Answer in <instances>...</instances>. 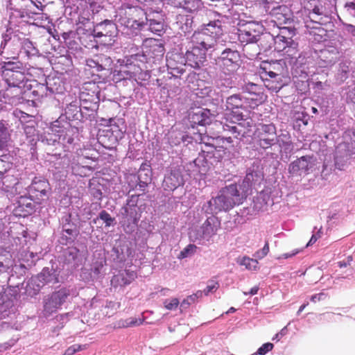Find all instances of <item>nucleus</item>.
I'll list each match as a JSON object with an SVG mask.
<instances>
[{
	"instance_id": "obj_16",
	"label": "nucleus",
	"mask_w": 355,
	"mask_h": 355,
	"mask_svg": "<svg viewBox=\"0 0 355 355\" xmlns=\"http://www.w3.org/2000/svg\"><path fill=\"white\" fill-rule=\"evenodd\" d=\"M257 144L263 149H268L276 144L277 130L272 123L259 124L256 130Z\"/></svg>"
},
{
	"instance_id": "obj_11",
	"label": "nucleus",
	"mask_w": 355,
	"mask_h": 355,
	"mask_svg": "<svg viewBox=\"0 0 355 355\" xmlns=\"http://www.w3.org/2000/svg\"><path fill=\"white\" fill-rule=\"evenodd\" d=\"M355 154V130H346L343 135V141L340 142L335 150V165L342 170L349 157Z\"/></svg>"
},
{
	"instance_id": "obj_24",
	"label": "nucleus",
	"mask_w": 355,
	"mask_h": 355,
	"mask_svg": "<svg viewBox=\"0 0 355 355\" xmlns=\"http://www.w3.org/2000/svg\"><path fill=\"white\" fill-rule=\"evenodd\" d=\"M210 112L206 109H197L189 114L190 122L193 125H206L211 122Z\"/></svg>"
},
{
	"instance_id": "obj_46",
	"label": "nucleus",
	"mask_w": 355,
	"mask_h": 355,
	"mask_svg": "<svg viewBox=\"0 0 355 355\" xmlns=\"http://www.w3.org/2000/svg\"><path fill=\"white\" fill-rule=\"evenodd\" d=\"M262 80L264 82V85L272 92H277L282 87L281 80H270L268 78Z\"/></svg>"
},
{
	"instance_id": "obj_51",
	"label": "nucleus",
	"mask_w": 355,
	"mask_h": 355,
	"mask_svg": "<svg viewBox=\"0 0 355 355\" xmlns=\"http://www.w3.org/2000/svg\"><path fill=\"white\" fill-rule=\"evenodd\" d=\"M164 306L167 310L173 311L177 309L180 304L179 300L178 298L166 299L164 302Z\"/></svg>"
},
{
	"instance_id": "obj_8",
	"label": "nucleus",
	"mask_w": 355,
	"mask_h": 355,
	"mask_svg": "<svg viewBox=\"0 0 355 355\" xmlns=\"http://www.w3.org/2000/svg\"><path fill=\"white\" fill-rule=\"evenodd\" d=\"M50 130L55 138H50L49 140H52L53 143L58 141L67 150L73 144L74 139L78 132V128L71 126L70 123L64 120L63 116H60L56 121H53L51 125Z\"/></svg>"
},
{
	"instance_id": "obj_41",
	"label": "nucleus",
	"mask_w": 355,
	"mask_h": 355,
	"mask_svg": "<svg viewBox=\"0 0 355 355\" xmlns=\"http://www.w3.org/2000/svg\"><path fill=\"white\" fill-rule=\"evenodd\" d=\"M111 283L114 286L119 285L123 286L130 284L131 283V279H129L127 277L125 272H123L117 275H114L111 280Z\"/></svg>"
},
{
	"instance_id": "obj_43",
	"label": "nucleus",
	"mask_w": 355,
	"mask_h": 355,
	"mask_svg": "<svg viewBox=\"0 0 355 355\" xmlns=\"http://www.w3.org/2000/svg\"><path fill=\"white\" fill-rule=\"evenodd\" d=\"M198 249L197 246L194 244H189L187 245L178 256L179 259H183L193 256Z\"/></svg>"
},
{
	"instance_id": "obj_42",
	"label": "nucleus",
	"mask_w": 355,
	"mask_h": 355,
	"mask_svg": "<svg viewBox=\"0 0 355 355\" xmlns=\"http://www.w3.org/2000/svg\"><path fill=\"white\" fill-rule=\"evenodd\" d=\"M73 173L76 175L86 176L88 172L92 171V167L87 166H82L80 163H73L71 166Z\"/></svg>"
},
{
	"instance_id": "obj_64",
	"label": "nucleus",
	"mask_w": 355,
	"mask_h": 355,
	"mask_svg": "<svg viewBox=\"0 0 355 355\" xmlns=\"http://www.w3.org/2000/svg\"><path fill=\"white\" fill-rule=\"evenodd\" d=\"M321 231L319 230L317 232L313 233L312 236L311 237L309 241L306 244V247L312 245L313 243H315L317 240L321 236Z\"/></svg>"
},
{
	"instance_id": "obj_44",
	"label": "nucleus",
	"mask_w": 355,
	"mask_h": 355,
	"mask_svg": "<svg viewBox=\"0 0 355 355\" xmlns=\"http://www.w3.org/2000/svg\"><path fill=\"white\" fill-rule=\"evenodd\" d=\"M344 14L355 20V0L347 1L343 6Z\"/></svg>"
},
{
	"instance_id": "obj_56",
	"label": "nucleus",
	"mask_w": 355,
	"mask_h": 355,
	"mask_svg": "<svg viewBox=\"0 0 355 355\" xmlns=\"http://www.w3.org/2000/svg\"><path fill=\"white\" fill-rule=\"evenodd\" d=\"M184 135L180 133L175 134L173 138V133L170 134L168 137V142L171 146H177L183 141Z\"/></svg>"
},
{
	"instance_id": "obj_34",
	"label": "nucleus",
	"mask_w": 355,
	"mask_h": 355,
	"mask_svg": "<svg viewBox=\"0 0 355 355\" xmlns=\"http://www.w3.org/2000/svg\"><path fill=\"white\" fill-rule=\"evenodd\" d=\"M266 10L269 12L272 16L275 17L279 20H280L282 17H284V21L286 22V20L288 19V18L286 17V15H287L288 8L285 5H278L274 1V3L270 5V8L269 9H266Z\"/></svg>"
},
{
	"instance_id": "obj_35",
	"label": "nucleus",
	"mask_w": 355,
	"mask_h": 355,
	"mask_svg": "<svg viewBox=\"0 0 355 355\" xmlns=\"http://www.w3.org/2000/svg\"><path fill=\"white\" fill-rule=\"evenodd\" d=\"M62 229V240L64 241L65 243L69 242H71L76 235V225L72 223L69 225H61Z\"/></svg>"
},
{
	"instance_id": "obj_50",
	"label": "nucleus",
	"mask_w": 355,
	"mask_h": 355,
	"mask_svg": "<svg viewBox=\"0 0 355 355\" xmlns=\"http://www.w3.org/2000/svg\"><path fill=\"white\" fill-rule=\"evenodd\" d=\"M35 120L30 119L28 124H26L24 127V133L28 137H34L36 135L37 130L35 128Z\"/></svg>"
},
{
	"instance_id": "obj_49",
	"label": "nucleus",
	"mask_w": 355,
	"mask_h": 355,
	"mask_svg": "<svg viewBox=\"0 0 355 355\" xmlns=\"http://www.w3.org/2000/svg\"><path fill=\"white\" fill-rule=\"evenodd\" d=\"M257 89H258L257 85L250 83L246 84L243 87V93L246 94L250 97H253V98H255L257 99V98L258 96L257 91Z\"/></svg>"
},
{
	"instance_id": "obj_38",
	"label": "nucleus",
	"mask_w": 355,
	"mask_h": 355,
	"mask_svg": "<svg viewBox=\"0 0 355 355\" xmlns=\"http://www.w3.org/2000/svg\"><path fill=\"white\" fill-rule=\"evenodd\" d=\"M64 111L66 116H62L64 120L67 118L78 119V115L80 112L79 102L76 100L71 102L67 105Z\"/></svg>"
},
{
	"instance_id": "obj_57",
	"label": "nucleus",
	"mask_w": 355,
	"mask_h": 355,
	"mask_svg": "<svg viewBox=\"0 0 355 355\" xmlns=\"http://www.w3.org/2000/svg\"><path fill=\"white\" fill-rule=\"evenodd\" d=\"M274 345L272 343H266L263 344L261 347H260L257 353L254 354V355H265L267 352L271 351L273 348Z\"/></svg>"
},
{
	"instance_id": "obj_58",
	"label": "nucleus",
	"mask_w": 355,
	"mask_h": 355,
	"mask_svg": "<svg viewBox=\"0 0 355 355\" xmlns=\"http://www.w3.org/2000/svg\"><path fill=\"white\" fill-rule=\"evenodd\" d=\"M268 252H269V244L268 242H266L263 248L261 250H259L257 252H256V253L254 254V256L255 259H261L268 254Z\"/></svg>"
},
{
	"instance_id": "obj_14",
	"label": "nucleus",
	"mask_w": 355,
	"mask_h": 355,
	"mask_svg": "<svg viewBox=\"0 0 355 355\" xmlns=\"http://www.w3.org/2000/svg\"><path fill=\"white\" fill-rule=\"evenodd\" d=\"M141 213V209L132 200L121 209V224L126 233L130 234L137 229Z\"/></svg>"
},
{
	"instance_id": "obj_21",
	"label": "nucleus",
	"mask_w": 355,
	"mask_h": 355,
	"mask_svg": "<svg viewBox=\"0 0 355 355\" xmlns=\"http://www.w3.org/2000/svg\"><path fill=\"white\" fill-rule=\"evenodd\" d=\"M184 184L183 176L179 169H172L164 177L162 187L166 191H174L178 187Z\"/></svg>"
},
{
	"instance_id": "obj_47",
	"label": "nucleus",
	"mask_w": 355,
	"mask_h": 355,
	"mask_svg": "<svg viewBox=\"0 0 355 355\" xmlns=\"http://www.w3.org/2000/svg\"><path fill=\"white\" fill-rule=\"evenodd\" d=\"M144 320L136 318H129L123 320H121L119 322L120 327L123 328H127L130 327H135L139 326L142 324Z\"/></svg>"
},
{
	"instance_id": "obj_9",
	"label": "nucleus",
	"mask_w": 355,
	"mask_h": 355,
	"mask_svg": "<svg viewBox=\"0 0 355 355\" xmlns=\"http://www.w3.org/2000/svg\"><path fill=\"white\" fill-rule=\"evenodd\" d=\"M302 5L311 21L324 24L331 20L332 6L327 1L304 0Z\"/></svg>"
},
{
	"instance_id": "obj_22",
	"label": "nucleus",
	"mask_w": 355,
	"mask_h": 355,
	"mask_svg": "<svg viewBox=\"0 0 355 355\" xmlns=\"http://www.w3.org/2000/svg\"><path fill=\"white\" fill-rule=\"evenodd\" d=\"M168 1L174 7L182 8L191 13L201 10L204 8L201 0H168Z\"/></svg>"
},
{
	"instance_id": "obj_27",
	"label": "nucleus",
	"mask_w": 355,
	"mask_h": 355,
	"mask_svg": "<svg viewBox=\"0 0 355 355\" xmlns=\"http://www.w3.org/2000/svg\"><path fill=\"white\" fill-rule=\"evenodd\" d=\"M59 273L53 268H44L42 272L36 275L43 286L46 284H54L58 282Z\"/></svg>"
},
{
	"instance_id": "obj_55",
	"label": "nucleus",
	"mask_w": 355,
	"mask_h": 355,
	"mask_svg": "<svg viewBox=\"0 0 355 355\" xmlns=\"http://www.w3.org/2000/svg\"><path fill=\"white\" fill-rule=\"evenodd\" d=\"M145 175L146 176V180H142V171L140 170L139 172V175H138L139 183L137 184V186L139 187L140 191H144L145 188L146 187V186L148 184V182L150 180V178L148 173H146Z\"/></svg>"
},
{
	"instance_id": "obj_37",
	"label": "nucleus",
	"mask_w": 355,
	"mask_h": 355,
	"mask_svg": "<svg viewBox=\"0 0 355 355\" xmlns=\"http://www.w3.org/2000/svg\"><path fill=\"white\" fill-rule=\"evenodd\" d=\"M13 265L14 261L9 252H6L5 254L0 255V273H9Z\"/></svg>"
},
{
	"instance_id": "obj_28",
	"label": "nucleus",
	"mask_w": 355,
	"mask_h": 355,
	"mask_svg": "<svg viewBox=\"0 0 355 355\" xmlns=\"http://www.w3.org/2000/svg\"><path fill=\"white\" fill-rule=\"evenodd\" d=\"M15 311L14 301L7 294L2 295L0 297V320L10 316Z\"/></svg>"
},
{
	"instance_id": "obj_2",
	"label": "nucleus",
	"mask_w": 355,
	"mask_h": 355,
	"mask_svg": "<svg viewBox=\"0 0 355 355\" xmlns=\"http://www.w3.org/2000/svg\"><path fill=\"white\" fill-rule=\"evenodd\" d=\"M164 46L157 40L152 38L146 39L141 46V51L131 55L127 58L126 64L119 71L122 79H140V75H144L142 80L150 77L148 69L154 64H159L163 59Z\"/></svg>"
},
{
	"instance_id": "obj_29",
	"label": "nucleus",
	"mask_w": 355,
	"mask_h": 355,
	"mask_svg": "<svg viewBox=\"0 0 355 355\" xmlns=\"http://www.w3.org/2000/svg\"><path fill=\"white\" fill-rule=\"evenodd\" d=\"M213 143L210 145L214 147V150L213 151V155L219 162L225 154V148L223 144L227 141V143H232V139L231 137H217L213 138Z\"/></svg>"
},
{
	"instance_id": "obj_10",
	"label": "nucleus",
	"mask_w": 355,
	"mask_h": 355,
	"mask_svg": "<svg viewBox=\"0 0 355 355\" xmlns=\"http://www.w3.org/2000/svg\"><path fill=\"white\" fill-rule=\"evenodd\" d=\"M240 54L238 51L225 49L218 58V64L221 73L227 76L222 83L226 87H231L232 84V76L239 68Z\"/></svg>"
},
{
	"instance_id": "obj_12",
	"label": "nucleus",
	"mask_w": 355,
	"mask_h": 355,
	"mask_svg": "<svg viewBox=\"0 0 355 355\" xmlns=\"http://www.w3.org/2000/svg\"><path fill=\"white\" fill-rule=\"evenodd\" d=\"M220 225L218 218L211 214L200 227L193 228L189 232V238L193 242L204 245L216 234Z\"/></svg>"
},
{
	"instance_id": "obj_6",
	"label": "nucleus",
	"mask_w": 355,
	"mask_h": 355,
	"mask_svg": "<svg viewBox=\"0 0 355 355\" xmlns=\"http://www.w3.org/2000/svg\"><path fill=\"white\" fill-rule=\"evenodd\" d=\"M132 8H119L116 11L115 15L116 25L110 20H105L98 24L94 29L95 36L100 37L103 35L112 34V31L115 26L124 27L128 29H137L140 26V24L136 20L130 17Z\"/></svg>"
},
{
	"instance_id": "obj_32",
	"label": "nucleus",
	"mask_w": 355,
	"mask_h": 355,
	"mask_svg": "<svg viewBox=\"0 0 355 355\" xmlns=\"http://www.w3.org/2000/svg\"><path fill=\"white\" fill-rule=\"evenodd\" d=\"M276 144H278L279 147L283 149L285 153H290L293 150V142L291 135L287 131H282L279 135H277Z\"/></svg>"
},
{
	"instance_id": "obj_54",
	"label": "nucleus",
	"mask_w": 355,
	"mask_h": 355,
	"mask_svg": "<svg viewBox=\"0 0 355 355\" xmlns=\"http://www.w3.org/2000/svg\"><path fill=\"white\" fill-rule=\"evenodd\" d=\"M179 59L181 60V61L184 60L179 54H174L172 57L166 58V65L168 71L180 64V63L175 62L176 60Z\"/></svg>"
},
{
	"instance_id": "obj_19",
	"label": "nucleus",
	"mask_w": 355,
	"mask_h": 355,
	"mask_svg": "<svg viewBox=\"0 0 355 355\" xmlns=\"http://www.w3.org/2000/svg\"><path fill=\"white\" fill-rule=\"evenodd\" d=\"M314 166L313 158L310 156H302L292 162L288 166V173L292 175L307 174Z\"/></svg>"
},
{
	"instance_id": "obj_26",
	"label": "nucleus",
	"mask_w": 355,
	"mask_h": 355,
	"mask_svg": "<svg viewBox=\"0 0 355 355\" xmlns=\"http://www.w3.org/2000/svg\"><path fill=\"white\" fill-rule=\"evenodd\" d=\"M298 47H297V53L295 56H285L286 58H289V63L293 66L295 71L296 73H298V71L302 74H304V76L307 75V67H306V64L307 62V58L305 55L299 53Z\"/></svg>"
},
{
	"instance_id": "obj_62",
	"label": "nucleus",
	"mask_w": 355,
	"mask_h": 355,
	"mask_svg": "<svg viewBox=\"0 0 355 355\" xmlns=\"http://www.w3.org/2000/svg\"><path fill=\"white\" fill-rule=\"evenodd\" d=\"M17 116L19 118V120L21 123H28L30 119H33L34 116L32 115H29L24 112L19 111Z\"/></svg>"
},
{
	"instance_id": "obj_18",
	"label": "nucleus",
	"mask_w": 355,
	"mask_h": 355,
	"mask_svg": "<svg viewBox=\"0 0 355 355\" xmlns=\"http://www.w3.org/2000/svg\"><path fill=\"white\" fill-rule=\"evenodd\" d=\"M19 196L17 198V205L14 209L15 214L19 216H26L31 214L35 208L32 201L36 199L31 198L26 190L19 191Z\"/></svg>"
},
{
	"instance_id": "obj_25",
	"label": "nucleus",
	"mask_w": 355,
	"mask_h": 355,
	"mask_svg": "<svg viewBox=\"0 0 355 355\" xmlns=\"http://www.w3.org/2000/svg\"><path fill=\"white\" fill-rule=\"evenodd\" d=\"M146 19L148 25V29L154 33L160 35L164 30L163 18L160 13L156 12L146 14Z\"/></svg>"
},
{
	"instance_id": "obj_33",
	"label": "nucleus",
	"mask_w": 355,
	"mask_h": 355,
	"mask_svg": "<svg viewBox=\"0 0 355 355\" xmlns=\"http://www.w3.org/2000/svg\"><path fill=\"white\" fill-rule=\"evenodd\" d=\"M64 262L72 266H78L81 261L79 250L76 248H68L64 253Z\"/></svg>"
},
{
	"instance_id": "obj_48",
	"label": "nucleus",
	"mask_w": 355,
	"mask_h": 355,
	"mask_svg": "<svg viewBox=\"0 0 355 355\" xmlns=\"http://www.w3.org/2000/svg\"><path fill=\"white\" fill-rule=\"evenodd\" d=\"M96 57H97V59L98 61L101 71H103V70L106 69L107 68L111 67L112 60L110 57H108L105 55H103V54L96 55Z\"/></svg>"
},
{
	"instance_id": "obj_52",
	"label": "nucleus",
	"mask_w": 355,
	"mask_h": 355,
	"mask_svg": "<svg viewBox=\"0 0 355 355\" xmlns=\"http://www.w3.org/2000/svg\"><path fill=\"white\" fill-rule=\"evenodd\" d=\"M187 64H185V62L184 60H182L180 64L177 67H175L174 68L170 69L168 71V73H171L174 77H178L179 76L183 74L185 71L184 66Z\"/></svg>"
},
{
	"instance_id": "obj_13",
	"label": "nucleus",
	"mask_w": 355,
	"mask_h": 355,
	"mask_svg": "<svg viewBox=\"0 0 355 355\" xmlns=\"http://www.w3.org/2000/svg\"><path fill=\"white\" fill-rule=\"evenodd\" d=\"M295 35V29L291 27H282L279 33L274 38L275 49L282 51L285 56H295L297 53L298 43L293 37Z\"/></svg>"
},
{
	"instance_id": "obj_53",
	"label": "nucleus",
	"mask_w": 355,
	"mask_h": 355,
	"mask_svg": "<svg viewBox=\"0 0 355 355\" xmlns=\"http://www.w3.org/2000/svg\"><path fill=\"white\" fill-rule=\"evenodd\" d=\"M8 133L7 129L3 123L0 121V149L3 148L7 142Z\"/></svg>"
},
{
	"instance_id": "obj_61",
	"label": "nucleus",
	"mask_w": 355,
	"mask_h": 355,
	"mask_svg": "<svg viewBox=\"0 0 355 355\" xmlns=\"http://www.w3.org/2000/svg\"><path fill=\"white\" fill-rule=\"evenodd\" d=\"M82 346L80 345H73L69 347L64 353V355H73L76 352H79L82 349Z\"/></svg>"
},
{
	"instance_id": "obj_45",
	"label": "nucleus",
	"mask_w": 355,
	"mask_h": 355,
	"mask_svg": "<svg viewBox=\"0 0 355 355\" xmlns=\"http://www.w3.org/2000/svg\"><path fill=\"white\" fill-rule=\"evenodd\" d=\"M240 264L244 266L248 270H257L259 263L257 259L245 257L241 260Z\"/></svg>"
},
{
	"instance_id": "obj_3",
	"label": "nucleus",
	"mask_w": 355,
	"mask_h": 355,
	"mask_svg": "<svg viewBox=\"0 0 355 355\" xmlns=\"http://www.w3.org/2000/svg\"><path fill=\"white\" fill-rule=\"evenodd\" d=\"M26 65L18 58H7L0 63V74L6 85L3 98H8V104L17 105L22 102V94L28 80L26 74Z\"/></svg>"
},
{
	"instance_id": "obj_1",
	"label": "nucleus",
	"mask_w": 355,
	"mask_h": 355,
	"mask_svg": "<svg viewBox=\"0 0 355 355\" xmlns=\"http://www.w3.org/2000/svg\"><path fill=\"white\" fill-rule=\"evenodd\" d=\"M222 22L210 21L203 24L200 30L195 31L191 37L189 49L187 51L184 61L193 69H200L207 61L206 54L217 49L223 35Z\"/></svg>"
},
{
	"instance_id": "obj_31",
	"label": "nucleus",
	"mask_w": 355,
	"mask_h": 355,
	"mask_svg": "<svg viewBox=\"0 0 355 355\" xmlns=\"http://www.w3.org/2000/svg\"><path fill=\"white\" fill-rule=\"evenodd\" d=\"M43 284L40 283L38 277L36 276L32 277L26 284L25 294L31 297H35L40 293Z\"/></svg>"
},
{
	"instance_id": "obj_17",
	"label": "nucleus",
	"mask_w": 355,
	"mask_h": 355,
	"mask_svg": "<svg viewBox=\"0 0 355 355\" xmlns=\"http://www.w3.org/2000/svg\"><path fill=\"white\" fill-rule=\"evenodd\" d=\"M261 29L259 24L248 23L244 28L238 30V40L244 46L255 44L260 39Z\"/></svg>"
},
{
	"instance_id": "obj_63",
	"label": "nucleus",
	"mask_w": 355,
	"mask_h": 355,
	"mask_svg": "<svg viewBox=\"0 0 355 355\" xmlns=\"http://www.w3.org/2000/svg\"><path fill=\"white\" fill-rule=\"evenodd\" d=\"M218 287V286L217 283L212 282L211 284L207 286V287L204 289L203 293L205 295H208L210 293L216 291Z\"/></svg>"
},
{
	"instance_id": "obj_23",
	"label": "nucleus",
	"mask_w": 355,
	"mask_h": 355,
	"mask_svg": "<svg viewBox=\"0 0 355 355\" xmlns=\"http://www.w3.org/2000/svg\"><path fill=\"white\" fill-rule=\"evenodd\" d=\"M260 179L258 173L254 172L252 169H248L242 184L237 185L239 187V193H245V199L250 194L251 188Z\"/></svg>"
},
{
	"instance_id": "obj_7",
	"label": "nucleus",
	"mask_w": 355,
	"mask_h": 355,
	"mask_svg": "<svg viewBox=\"0 0 355 355\" xmlns=\"http://www.w3.org/2000/svg\"><path fill=\"white\" fill-rule=\"evenodd\" d=\"M15 27V26H12V28H10L8 21L7 24H5L6 33L3 34L2 35L3 40L1 44V49H5L8 42H10V44L14 46L15 51L17 52L18 58L23 56L29 58L37 55L38 53V50L34 46L33 43L29 40V39L26 38L25 37H20L16 35H14L13 36L10 35L12 33L10 31Z\"/></svg>"
},
{
	"instance_id": "obj_20",
	"label": "nucleus",
	"mask_w": 355,
	"mask_h": 355,
	"mask_svg": "<svg viewBox=\"0 0 355 355\" xmlns=\"http://www.w3.org/2000/svg\"><path fill=\"white\" fill-rule=\"evenodd\" d=\"M48 182L42 178H35L31 185H29L26 190L28 194L31 198H35L37 200L42 199L44 196H46L47 190L49 189Z\"/></svg>"
},
{
	"instance_id": "obj_40",
	"label": "nucleus",
	"mask_w": 355,
	"mask_h": 355,
	"mask_svg": "<svg viewBox=\"0 0 355 355\" xmlns=\"http://www.w3.org/2000/svg\"><path fill=\"white\" fill-rule=\"evenodd\" d=\"M99 219L103 221V223L105 224V227H110L114 225L115 221V218L112 217L110 214L105 210H102L99 213L98 217L93 219L92 222L96 224Z\"/></svg>"
},
{
	"instance_id": "obj_15",
	"label": "nucleus",
	"mask_w": 355,
	"mask_h": 355,
	"mask_svg": "<svg viewBox=\"0 0 355 355\" xmlns=\"http://www.w3.org/2000/svg\"><path fill=\"white\" fill-rule=\"evenodd\" d=\"M69 295V291L61 288L45 296L43 299V313L45 316H49L60 309Z\"/></svg>"
},
{
	"instance_id": "obj_30",
	"label": "nucleus",
	"mask_w": 355,
	"mask_h": 355,
	"mask_svg": "<svg viewBox=\"0 0 355 355\" xmlns=\"http://www.w3.org/2000/svg\"><path fill=\"white\" fill-rule=\"evenodd\" d=\"M280 65L279 63H273L270 64L268 68H263V71L261 72V78L266 79L268 78L270 80H282V73H279Z\"/></svg>"
},
{
	"instance_id": "obj_60",
	"label": "nucleus",
	"mask_w": 355,
	"mask_h": 355,
	"mask_svg": "<svg viewBox=\"0 0 355 355\" xmlns=\"http://www.w3.org/2000/svg\"><path fill=\"white\" fill-rule=\"evenodd\" d=\"M87 65L91 68H96L97 71H101L97 57L87 60Z\"/></svg>"
},
{
	"instance_id": "obj_39",
	"label": "nucleus",
	"mask_w": 355,
	"mask_h": 355,
	"mask_svg": "<svg viewBox=\"0 0 355 355\" xmlns=\"http://www.w3.org/2000/svg\"><path fill=\"white\" fill-rule=\"evenodd\" d=\"M350 62H344L339 64L337 79L340 82H344L348 78V74L350 73Z\"/></svg>"
},
{
	"instance_id": "obj_36",
	"label": "nucleus",
	"mask_w": 355,
	"mask_h": 355,
	"mask_svg": "<svg viewBox=\"0 0 355 355\" xmlns=\"http://www.w3.org/2000/svg\"><path fill=\"white\" fill-rule=\"evenodd\" d=\"M177 24L183 33H189L192 30L193 17L191 15H179Z\"/></svg>"
},
{
	"instance_id": "obj_59",
	"label": "nucleus",
	"mask_w": 355,
	"mask_h": 355,
	"mask_svg": "<svg viewBox=\"0 0 355 355\" xmlns=\"http://www.w3.org/2000/svg\"><path fill=\"white\" fill-rule=\"evenodd\" d=\"M60 223L61 225H69V223H72L71 221V214L69 211H64L62 214V216L60 220Z\"/></svg>"
},
{
	"instance_id": "obj_4",
	"label": "nucleus",
	"mask_w": 355,
	"mask_h": 355,
	"mask_svg": "<svg viewBox=\"0 0 355 355\" xmlns=\"http://www.w3.org/2000/svg\"><path fill=\"white\" fill-rule=\"evenodd\" d=\"M259 104L258 99L250 97L245 93L234 94L227 97L225 105L227 110L232 111L234 121H231L230 124H224L223 130L231 132L235 138L244 136L245 132L243 125L241 123H236V121L245 120L244 115L239 110L248 111L250 109H254Z\"/></svg>"
},
{
	"instance_id": "obj_5",
	"label": "nucleus",
	"mask_w": 355,
	"mask_h": 355,
	"mask_svg": "<svg viewBox=\"0 0 355 355\" xmlns=\"http://www.w3.org/2000/svg\"><path fill=\"white\" fill-rule=\"evenodd\" d=\"M245 199V193H239L237 184H232L222 190L218 194L202 205V209L206 214H217L227 211L234 206L241 204Z\"/></svg>"
}]
</instances>
